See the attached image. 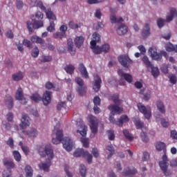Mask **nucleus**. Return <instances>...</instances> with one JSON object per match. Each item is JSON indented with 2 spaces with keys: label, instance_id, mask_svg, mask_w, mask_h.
<instances>
[{
  "label": "nucleus",
  "instance_id": "obj_43",
  "mask_svg": "<svg viewBox=\"0 0 177 177\" xmlns=\"http://www.w3.org/2000/svg\"><path fill=\"white\" fill-rule=\"evenodd\" d=\"M149 68H151V74L154 78H157L160 75V70L158 67H154L152 65V67Z\"/></svg>",
  "mask_w": 177,
  "mask_h": 177
},
{
  "label": "nucleus",
  "instance_id": "obj_42",
  "mask_svg": "<svg viewBox=\"0 0 177 177\" xmlns=\"http://www.w3.org/2000/svg\"><path fill=\"white\" fill-rule=\"evenodd\" d=\"M110 20H111V23H112V24H114L115 23H121L122 21H124V19H122V17H120L118 19H117V17H115V15H111Z\"/></svg>",
  "mask_w": 177,
  "mask_h": 177
},
{
  "label": "nucleus",
  "instance_id": "obj_28",
  "mask_svg": "<svg viewBox=\"0 0 177 177\" xmlns=\"http://www.w3.org/2000/svg\"><path fill=\"white\" fill-rule=\"evenodd\" d=\"M156 148L158 151H164V154H167V145L162 142H158L156 145Z\"/></svg>",
  "mask_w": 177,
  "mask_h": 177
},
{
  "label": "nucleus",
  "instance_id": "obj_21",
  "mask_svg": "<svg viewBox=\"0 0 177 177\" xmlns=\"http://www.w3.org/2000/svg\"><path fill=\"white\" fill-rule=\"evenodd\" d=\"M24 135H26L29 138H37L38 136V131L36 130L35 128H32L30 130H24L23 131Z\"/></svg>",
  "mask_w": 177,
  "mask_h": 177
},
{
  "label": "nucleus",
  "instance_id": "obj_31",
  "mask_svg": "<svg viewBox=\"0 0 177 177\" xmlns=\"http://www.w3.org/2000/svg\"><path fill=\"white\" fill-rule=\"evenodd\" d=\"M88 151H85L84 149H76L73 153L74 157H86Z\"/></svg>",
  "mask_w": 177,
  "mask_h": 177
},
{
  "label": "nucleus",
  "instance_id": "obj_36",
  "mask_svg": "<svg viewBox=\"0 0 177 177\" xmlns=\"http://www.w3.org/2000/svg\"><path fill=\"white\" fill-rule=\"evenodd\" d=\"M13 81H21L24 78V74L21 71H19L12 75Z\"/></svg>",
  "mask_w": 177,
  "mask_h": 177
},
{
  "label": "nucleus",
  "instance_id": "obj_56",
  "mask_svg": "<svg viewBox=\"0 0 177 177\" xmlns=\"http://www.w3.org/2000/svg\"><path fill=\"white\" fill-rule=\"evenodd\" d=\"M140 136L142 142H145V143H147V142H149V137L147 136V133L142 131Z\"/></svg>",
  "mask_w": 177,
  "mask_h": 177
},
{
  "label": "nucleus",
  "instance_id": "obj_61",
  "mask_svg": "<svg viewBox=\"0 0 177 177\" xmlns=\"http://www.w3.org/2000/svg\"><path fill=\"white\" fill-rule=\"evenodd\" d=\"M101 102H102V100H100V97H99V96H95L93 98L94 106H100Z\"/></svg>",
  "mask_w": 177,
  "mask_h": 177
},
{
  "label": "nucleus",
  "instance_id": "obj_63",
  "mask_svg": "<svg viewBox=\"0 0 177 177\" xmlns=\"http://www.w3.org/2000/svg\"><path fill=\"white\" fill-rule=\"evenodd\" d=\"M170 136L174 140H177V131L176 130H172L170 132Z\"/></svg>",
  "mask_w": 177,
  "mask_h": 177
},
{
  "label": "nucleus",
  "instance_id": "obj_33",
  "mask_svg": "<svg viewBox=\"0 0 177 177\" xmlns=\"http://www.w3.org/2000/svg\"><path fill=\"white\" fill-rule=\"evenodd\" d=\"M32 20H34L35 21V20L37 21H42L43 19H44V13H42L41 11H37L35 16L32 15L31 17Z\"/></svg>",
  "mask_w": 177,
  "mask_h": 177
},
{
  "label": "nucleus",
  "instance_id": "obj_18",
  "mask_svg": "<svg viewBox=\"0 0 177 177\" xmlns=\"http://www.w3.org/2000/svg\"><path fill=\"white\" fill-rule=\"evenodd\" d=\"M21 121L20 127L22 129H25L26 127H30V117L27 114H22Z\"/></svg>",
  "mask_w": 177,
  "mask_h": 177
},
{
  "label": "nucleus",
  "instance_id": "obj_16",
  "mask_svg": "<svg viewBox=\"0 0 177 177\" xmlns=\"http://www.w3.org/2000/svg\"><path fill=\"white\" fill-rule=\"evenodd\" d=\"M42 102L44 106L50 104V102H52V92L46 91L42 96Z\"/></svg>",
  "mask_w": 177,
  "mask_h": 177
},
{
  "label": "nucleus",
  "instance_id": "obj_27",
  "mask_svg": "<svg viewBox=\"0 0 177 177\" xmlns=\"http://www.w3.org/2000/svg\"><path fill=\"white\" fill-rule=\"evenodd\" d=\"M67 45L68 50L70 52L71 55H75V50H74V42L73 41V39H68Z\"/></svg>",
  "mask_w": 177,
  "mask_h": 177
},
{
  "label": "nucleus",
  "instance_id": "obj_32",
  "mask_svg": "<svg viewBox=\"0 0 177 177\" xmlns=\"http://www.w3.org/2000/svg\"><path fill=\"white\" fill-rule=\"evenodd\" d=\"M156 107L161 114H165V105H164V102H162V101L160 100H158L156 102Z\"/></svg>",
  "mask_w": 177,
  "mask_h": 177
},
{
  "label": "nucleus",
  "instance_id": "obj_64",
  "mask_svg": "<svg viewBox=\"0 0 177 177\" xmlns=\"http://www.w3.org/2000/svg\"><path fill=\"white\" fill-rule=\"evenodd\" d=\"M170 167H171V168H176V167H177V158H174V159H173L170 161Z\"/></svg>",
  "mask_w": 177,
  "mask_h": 177
},
{
  "label": "nucleus",
  "instance_id": "obj_62",
  "mask_svg": "<svg viewBox=\"0 0 177 177\" xmlns=\"http://www.w3.org/2000/svg\"><path fill=\"white\" fill-rule=\"evenodd\" d=\"M68 27L69 28H71L72 30H75L77 28H78V24H75L74 21H71L68 23Z\"/></svg>",
  "mask_w": 177,
  "mask_h": 177
},
{
  "label": "nucleus",
  "instance_id": "obj_17",
  "mask_svg": "<svg viewBox=\"0 0 177 177\" xmlns=\"http://www.w3.org/2000/svg\"><path fill=\"white\" fill-rule=\"evenodd\" d=\"M118 105V104H111L108 106V109L110 110L112 115H115V114H121L122 113V109Z\"/></svg>",
  "mask_w": 177,
  "mask_h": 177
},
{
  "label": "nucleus",
  "instance_id": "obj_54",
  "mask_svg": "<svg viewBox=\"0 0 177 177\" xmlns=\"http://www.w3.org/2000/svg\"><path fill=\"white\" fill-rule=\"evenodd\" d=\"M106 133H107L109 140H114V139H115V135L114 134V131L108 130L106 131Z\"/></svg>",
  "mask_w": 177,
  "mask_h": 177
},
{
  "label": "nucleus",
  "instance_id": "obj_15",
  "mask_svg": "<svg viewBox=\"0 0 177 177\" xmlns=\"http://www.w3.org/2000/svg\"><path fill=\"white\" fill-rule=\"evenodd\" d=\"M118 74L129 84L132 83V81H133V77H132L131 74L124 73V71H122V69H119L118 71Z\"/></svg>",
  "mask_w": 177,
  "mask_h": 177
},
{
  "label": "nucleus",
  "instance_id": "obj_1",
  "mask_svg": "<svg viewBox=\"0 0 177 177\" xmlns=\"http://www.w3.org/2000/svg\"><path fill=\"white\" fill-rule=\"evenodd\" d=\"M63 131L60 129L57 130L56 137L52 139V142L53 145H59L62 142L64 149H65L66 151H71L73 150V147H74L73 140L70 139L68 137H65L63 138Z\"/></svg>",
  "mask_w": 177,
  "mask_h": 177
},
{
  "label": "nucleus",
  "instance_id": "obj_58",
  "mask_svg": "<svg viewBox=\"0 0 177 177\" xmlns=\"http://www.w3.org/2000/svg\"><path fill=\"white\" fill-rule=\"evenodd\" d=\"M52 60V56L50 55H43L41 57V62H43L44 63H46L48 62H50Z\"/></svg>",
  "mask_w": 177,
  "mask_h": 177
},
{
  "label": "nucleus",
  "instance_id": "obj_40",
  "mask_svg": "<svg viewBox=\"0 0 177 177\" xmlns=\"http://www.w3.org/2000/svg\"><path fill=\"white\" fill-rule=\"evenodd\" d=\"M6 103L8 109H12L13 107V98L10 95L6 96Z\"/></svg>",
  "mask_w": 177,
  "mask_h": 177
},
{
  "label": "nucleus",
  "instance_id": "obj_48",
  "mask_svg": "<svg viewBox=\"0 0 177 177\" xmlns=\"http://www.w3.org/2000/svg\"><path fill=\"white\" fill-rule=\"evenodd\" d=\"M12 156H14L15 160L18 162L21 161V155L18 151H14L12 152Z\"/></svg>",
  "mask_w": 177,
  "mask_h": 177
},
{
  "label": "nucleus",
  "instance_id": "obj_39",
  "mask_svg": "<svg viewBox=\"0 0 177 177\" xmlns=\"http://www.w3.org/2000/svg\"><path fill=\"white\" fill-rule=\"evenodd\" d=\"M167 52H176L177 53V45L174 46L172 44H167L165 46Z\"/></svg>",
  "mask_w": 177,
  "mask_h": 177
},
{
  "label": "nucleus",
  "instance_id": "obj_60",
  "mask_svg": "<svg viewBox=\"0 0 177 177\" xmlns=\"http://www.w3.org/2000/svg\"><path fill=\"white\" fill-rule=\"evenodd\" d=\"M6 120L8 122H13V118H14V115L13 113L9 112L6 115Z\"/></svg>",
  "mask_w": 177,
  "mask_h": 177
},
{
  "label": "nucleus",
  "instance_id": "obj_35",
  "mask_svg": "<svg viewBox=\"0 0 177 177\" xmlns=\"http://www.w3.org/2000/svg\"><path fill=\"white\" fill-rule=\"evenodd\" d=\"M106 150L109 151V154H108L106 158H107V160H110V158H111V157H113V156H114V154L115 153V149H114V147H113V145H110L106 146Z\"/></svg>",
  "mask_w": 177,
  "mask_h": 177
},
{
  "label": "nucleus",
  "instance_id": "obj_45",
  "mask_svg": "<svg viewBox=\"0 0 177 177\" xmlns=\"http://www.w3.org/2000/svg\"><path fill=\"white\" fill-rule=\"evenodd\" d=\"M122 132L126 139H128V140H130V142H132V140H133V137L132 136V134L129 133V131H128V129H124Z\"/></svg>",
  "mask_w": 177,
  "mask_h": 177
},
{
  "label": "nucleus",
  "instance_id": "obj_34",
  "mask_svg": "<svg viewBox=\"0 0 177 177\" xmlns=\"http://www.w3.org/2000/svg\"><path fill=\"white\" fill-rule=\"evenodd\" d=\"M84 41H85V39H84V37L82 36L76 37L74 40L75 46L77 47L78 48H81V46H82V44H84Z\"/></svg>",
  "mask_w": 177,
  "mask_h": 177
},
{
  "label": "nucleus",
  "instance_id": "obj_22",
  "mask_svg": "<svg viewBox=\"0 0 177 177\" xmlns=\"http://www.w3.org/2000/svg\"><path fill=\"white\" fill-rule=\"evenodd\" d=\"M78 70L80 72L83 78H85L86 80H88V78H89V75L88 74V71H86V68L85 67L84 64H79Z\"/></svg>",
  "mask_w": 177,
  "mask_h": 177
},
{
  "label": "nucleus",
  "instance_id": "obj_2",
  "mask_svg": "<svg viewBox=\"0 0 177 177\" xmlns=\"http://www.w3.org/2000/svg\"><path fill=\"white\" fill-rule=\"evenodd\" d=\"M100 40H101L100 35H99V33L97 32H94L93 34V39L91 40L90 45L95 55H100V53L103 52L102 50V47L99 46H96L97 42H100Z\"/></svg>",
  "mask_w": 177,
  "mask_h": 177
},
{
  "label": "nucleus",
  "instance_id": "obj_6",
  "mask_svg": "<svg viewBox=\"0 0 177 177\" xmlns=\"http://www.w3.org/2000/svg\"><path fill=\"white\" fill-rule=\"evenodd\" d=\"M3 162L6 167L7 169L3 171V177H10L12 176V171L10 169H13L15 168V165L13 161L10 160H8V158H4Z\"/></svg>",
  "mask_w": 177,
  "mask_h": 177
},
{
  "label": "nucleus",
  "instance_id": "obj_23",
  "mask_svg": "<svg viewBox=\"0 0 177 177\" xmlns=\"http://www.w3.org/2000/svg\"><path fill=\"white\" fill-rule=\"evenodd\" d=\"M123 174L124 175H125V176L136 175V174H138V170H136V169H135V167H128L126 169H124Z\"/></svg>",
  "mask_w": 177,
  "mask_h": 177
},
{
  "label": "nucleus",
  "instance_id": "obj_30",
  "mask_svg": "<svg viewBox=\"0 0 177 177\" xmlns=\"http://www.w3.org/2000/svg\"><path fill=\"white\" fill-rule=\"evenodd\" d=\"M133 122L136 125V129H142L145 127V122H142L139 118H133Z\"/></svg>",
  "mask_w": 177,
  "mask_h": 177
},
{
  "label": "nucleus",
  "instance_id": "obj_8",
  "mask_svg": "<svg viewBox=\"0 0 177 177\" xmlns=\"http://www.w3.org/2000/svg\"><path fill=\"white\" fill-rule=\"evenodd\" d=\"M39 154L41 157H46V156H48L50 160L55 157L53 149H52V145H50V144L45 146L44 151H42L41 148L39 149Z\"/></svg>",
  "mask_w": 177,
  "mask_h": 177
},
{
  "label": "nucleus",
  "instance_id": "obj_12",
  "mask_svg": "<svg viewBox=\"0 0 177 177\" xmlns=\"http://www.w3.org/2000/svg\"><path fill=\"white\" fill-rule=\"evenodd\" d=\"M118 62L120 64L124 67V68H128L133 62L129 59L128 55H121L118 57Z\"/></svg>",
  "mask_w": 177,
  "mask_h": 177
},
{
  "label": "nucleus",
  "instance_id": "obj_11",
  "mask_svg": "<svg viewBox=\"0 0 177 177\" xmlns=\"http://www.w3.org/2000/svg\"><path fill=\"white\" fill-rule=\"evenodd\" d=\"M88 120L90 122V128L91 129V132L93 133H97V124L99 122L97 121V118L92 115H89Z\"/></svg>",
  "mask_w": 177,
  "mask_h": 177
},
{
  "label": "nucleus",
  "instance_id": "obj_59",
  "mask_svg": "<svg viewBox=\"0 0 177 177\" xmlns=\"http://www.w3.org/2000/svg\"><path fill=\"white\" fill-rule=\"evenodd\" d=\"M169 80L171 82V84H173V85H175L177 82V78L175 75H169Z\"/></svg>",
  "mask_w": 177,
  "mask_h": 177
},
{
  "label": "nucleus",
  "instance_id": "obj_41",
  "mask_svg": "<svg viewBox=\"0 0 177 177\" xmlns=\"http://www.w3.org/2000/svg\"><path fill=\"white\" fill-rule=\"evenodd\" d=\"M144 64H145L147 68H150L153 67V64L150 62L149 59V57L147 56H144L142 59Z\"/></svg>",
  "mask_w": 177,
  "mask_h": 177
},
{
  "label": "nucleus",
  "instance_id": "obj_7",
  "mask_svg": "<svg viewBox=\"0 0 177 177\" xmlns=\"http://www.w3.org/2000/svg\"><path fill=\"white\" fill-rule=\"evenodd\" d=\"M75 82L77 84V86L76 88V91L77 93L80 96H84L85 93H86V86H85V83L84 82V80L81 77H75Z\"/></svg>",
  "mask_w": 177,
  "mask_h": 177
},
{
  "label": "nucleus",
  "instance_id": "obj_47",
  "mask_svg": "<svg viewBox=\"0 0 177 177\" xmlns=\"http://www.w3.org/2000/svg\"><path fill=\"white\" fill-rule=\"evenodd\" d=\"M80 141L82 143L83 147L88 149L89 147V139L85 137L81 138Z\"/></svg>",
  "mask_w": 177,
  "mask_h": 177
},
{
  "label": "nucleus",
  "instance_id": "obj_37",
  "mask_svg": "<svg viewBox=\"0 0 177 177\" xmlns=\"http://www.w3.org/2000/svg\"><path fill=\"white\" fill-rule=\"evenodd\" d=\"M64 70H65L66 73H67V74H70L71 75L74 74V71L75 70V66H74V65H73V64H68L64 67Z\"/></svg>",
  "mask_w": 177,
  "mask_h": 177
},
{
  "label": "nucleus",
  "instance_id": "obj_29",
  "mask_svg": "<svg viewBox=\"0 0 177 177\" xmlns=\"http://www.w3.org/2000/svg\"><path fill=\"white\" fill-rule=\"evenodd\" d=\"M150 36V26L148 24H145L144 29L142 32V37L144 39H146L147 37Z\"/></svg>",
  "mask_w": 177,
  "mask_h": 177
},
{
  "label": "nucleus",
  "instance_id": "obj_50",
  "mask_svg": "<svg viewBox=\"0 0 177 177\" xmlns=\"http://www.w3.org/2000/svg\"><path fill=\"white\" fill-rule=\"evenodd\" d=\"M88 131V127L86 126H84L82 131L77 130V133H80V135L82 136V138H86V132Z\"/></svg>",
  "mask_w": 177,
  "mask_h": 177
},
{
  "label": "nucleus",
  "instance_id": "obj_5",
  "mask_svg": "<svg viewBox=\"0 0 177 177\" xmlns=\"http://www.w3.org/2000/svg\"><path fill=\"white\" fill-rule=\"evenodd\" d=\"M169 166L168 156H167V153H165L162 157V160L159 162V167L161 171H162L165 176H171V171L168 170Z\"/></svg>",
  "mask_w": 177,
  "mask_h": 177
},
{
  "label": "nucleus",
  "instance_id": "obj_4",
  "mask_svg": "<svg viewBox=\"0 0 177 177\" xmlns=\"http://www.w3.org/2000/svg\"><path fill=\"white\" fill-rule=\"evenodd\" d=\"M37 6L46 13V16L47 19H48L49 21H56V20H57L56 15L55 13H53V11H52V8H50V7H45L42 2H39L37 3Z\"/></svg>",
  "mask_w": 177,
  "mask_h": 177
},
{
  "label": "nucleus",
  "instance_id": "obj_46",
  "mask_svg": "<svg viewBox=\"0 0 177 177\" xmlns=\"http://www.w3.org/2000/svg\"><path fill=\"white\" fill-rule=\"evenodd\" d=\"M30 99L35 103H38V102H41V95L38 93H34L30 96Z\"/></svg>",
  "mask_w": 177,
  "mask_h": 177
},
{
  "label": "nucleus",
  "instance_id": "obj_24",
  "mask_svg": "<svg viewBox=\"0 0 177 177\" xmlns=\"http://www.w3.org/2000/svg\"><path fill=\"white\" fill-rule=\"evenodd\" d=\"M51 162L50 159H48L46 163L41 162L39 164V169H42L44 172H49V168H50Z\"/></svg>",
  "mask_w": 177,
  "mask_h": 177
},
{
  "label": "nucleus",
  "instance_id": "obj_51",
  "mask_svg": "<svg viewBox=\"0 0 177 177\" xmlns=\"http://www.w3.org/2000/svg\"><path fill=\"white\" fill-rule=\"evenodd\" d=\"M112 100L115 104H121V101L120 100V95L118 94H114L112 96Z\"/></svg>",
  "mask_w": 177,
  "mask_h": 177
},
{
  "label": "nucleus",
  "instance_id": "obj_13",
  "mask_svg": "<svg viewBox=\"0 0 177 177\" xmlns=\"http://www.w3.org/2000/svg\"><path fill=\"white\" fill-rule=\"evenodd\" d=\"M15 99L17 100H21V104L24 105L27 104V102H28V100L24 97V94L23 93V88H21V87L18 88V89L17 90V92L15 93Z\"/></svg>",
  "mask_w": 177,
  "mask_h": 177
},
{
  "label": "nucleus",
  "instance_id": "obj_52",
  "mask_svg": "<svg viewBox=\"0 0 177 177\" xmlns=\"http://www.w3.org/2000/svg\"><path fill=\"white\" fill-rule=\"evenodd\" d=\"M101 49L104 53H109L110 51V44H104L101 46Z\"/></svg>",
  "mask_w": 177,
  "mask_h": 177
},
{
  "label": "nucleus",
  "instance_id": "obj_53",
  "mask_svg": "<svg viewBox=\"0 0 177 177\" xmlns=\"http://www.w3.org/2000/svg\"><path fill=\"white\" fill-rule=\"evenodd\" d=\"M49 22L50 25L47 28V31H49V32H53V31H55V21H49Z\"/></svg>",
  "mask_w": 177,
  "mask_h": 177
},
{
  "label": "nucleus",
  "instance_id": "obj_44",
  "mask_svg": "<svg viewBox=\"0 0 177 177\" xmlns=\"http://www.w3.org/2000/svg\"><path fill=\"white\" fill-rule=\"evenodd\" d=\"M64 37H66V35H64V32H56L53 35V38H55V39H62L64 38Z\"/></svg>",
  "mask_w": 177,
  "mask_h": 177
},
{
  "label": "nucleus",
  "instance_id": "obj_25",
  "mask_svg": "<svg viewBox=\"0 0 177 177\" xmlns=\"http://www.w3.org/2000/svg\"><path fill=\"white\" fill-rule=\"evenodd\" d=\"M175 16L177 17V10L176 8H171L170 10V15L167 16L165 21H167V23H169L170 21H172Z\"/></svg>",
  "mask_w": 177,
  "mask_h": 177
},
{
  "label": "nucleus",
  "instance_id": "obj_14",
  "mask_svg": "<svg viewBox=\"0 0 177 177\" xmlns=\"http://www.w3.org/2000/svg\"><path fill=\"white\" fill-rule=\"evenodd\" d=\"M102 84V79L100 78V76L99 75L95 74L94 75V84H93V90L95 92H99L101 88Z\"/></svg>",
  "mask_w": 177,
  "mask_h": 177
},
{
  "label": "nucleus",
  "instance_id": "obj_26",
  "mask_svg": "<svg viewBox=\"0 0 177 177\" xmlns=\"http://www.w3.org/2000/svg\"><path fill=\"white\" fill-rule=\"evenodd\" d=\"M129 122V118H128V115H123L118 120V121L116 122V125H118V127H122L124 122Z\"/></svg>",
  "mask_w": 177,
  "mask_h": 177
},
{
  "label": "nucleus",
  "instance_id": "obj_49",
  "mask_svg": "<svg viewBox=\"0 0 177 177\" xmlns=\"http://www.w3.org/2000/svg\"><path fill=\"white\" fill-rule=\"evenodd\" d=\"M80 172L82 177L86 176V167L84 165H80Z\"/></svg>",
  "mask_w": 177,
  "mask_h": 177
},
{
  "label": "nucleus",
  "instance_id": "obj_9",
  "mask_svg": "<svg viewBox=\"0 0 177 177\" xmlns=\"http://www.w3.org/2000/svg\"><path fill=\"white\" fill-rule=\"evenodd\" d=\"M26 24L29 32H33L34 30L44 27V21H37V19H35L34 23L31 22V21H28Z\"/></svg>",
  "mask_w": 177,
  "mask_h": 177
},
{
  "label": "nucleus",
  "instance_id": "obj_57",
  "mask_svg": "<svg viewBox=\"0 0 177 177\" xmlns=\"http://www.w3.org/2000/svg\"><path fill=\"white\" fill-rule=\"evenodd\" d=\"M165 19L161 18L158 19L157 25L159 28H162L163 26L165 24Z\"/></svg>",
  "mask_w": 177,
  "mask_h": 177
},
{
  "label": "nucleus",
  "instance_id": "obj_10",
  "mask_svg": "<svg viewBox=\"0 0 177 177\" xmlns=\"http://www.w3.org/2000/svg\"><path fill=\"white\" fill-rule=\"evenodd\" d=\"M137 106L139 111L144 114V116L147 120H150V118H151V110L150 109V107H145L143 104L140 102L138 103Z\"/></svg>",
  "mask_w": 177,
  "mask_h": 177
},
{
  "label": "nucleus",
  "instance_id": "obj_19",
  "mask_svg": "<svg viewBox=\"0 0 177 177\" xmlns=\"http://www.w3.org/2000/svg\"><path fill=\"white\" fill-rule=\"evenodd\" d=\"M116 32L118 35H125L128 32V26L124 24H119Z\"/></svg>",
  "mask_w": 177,
  "mask_h": 177
},
{
  "label": "nucleus",
  "instance_id": "obj_3",
  "mask_svg": "<svg viewBox=\"0 0 177 177\" xmlns=\"http://www.w3.org/2000/svg\"><path fill=\"white\" fill-rule=\"evenodd\" d=\"M148 53L153 60L160 61L162 59V56L165 57L167 60H168V57H169L168 53L164 50L160 51V53H157V48L156 47L149 48Z\"/></svg>",
  "mask_w": 177,
  "mask_h": 177
},
{
  "label": "nucleus",
  "instance_id": "obj_38",
  "mask_svg": "<svg viewBox=\"0 0 177 177\" xmlns=\"http://www.w3.org/2000/svg\"><path fill=\"white\" fill-rule=\"evenodd\" d=\"M25 172L26 177H32L34 170L32 169V167H31V166L26 165L25 167Z\"/></svg>",
  "mask_w": 177,
  "mask_h": 177
},
{
  "label": "nucleus",
  "instance_id": "obj_20",
  "mask_svg": "<svg viewBox=\"0 0 177 177\" xmlns=\"http://www.w3.org/2000/svg\"><path fill=\"white\" fill-rule=\"evenodd\" d=\"M30 41L33 44H39L41 48H44V46H45V40L42 39V38L37 35L32 36V37L30 38Z\"/></svg>",
  "mask_w": 177,
  "mask_h": 177
},
{
  "label": "nucleus",
  "instance_id": "obj_55",
  "mask_svg": "<svg viewBox=\"0 0 177 177\" xmlns=\"http://www.w3.org/2000/svg\"><path fill=\"white\" fill-rule=\"evenodd\" d=\"M39 55V49H38V47H35L31 52L32 57H38Z\"/></svg>",
  "mask_w": 177,
  "mask_h": 177
}]
</instances>
